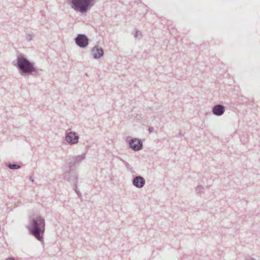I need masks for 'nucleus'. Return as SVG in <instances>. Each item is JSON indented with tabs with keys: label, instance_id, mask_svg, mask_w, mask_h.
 <instances>
[{
	"label": "nucleus",
	"instance_id": "nucleus-1",
	"mask_svg": "<svg viewBox=\"0 0 260 260\" xmlns=\"http://www.w3.org/2000/svg\"><path fill=\"white\" fill-rule=\"evenodd\" d=\"M14 64L23 76L32 75L38 77L41 75L42 70L37 68L34 63L29 60L23 54L17 55L16 62Z\"/></svg>",
	"mask_w": 260,
	"mask_h": 260
},
{
	"label": "nucleus",
	"instance_id": "nucleus-2",
	"mask_svg": "<svg viewBox=\"0 0 260 260\" xmlns=\"http://www.w3.org/2000/svg\"><path fill=\"white\" fill-rule=\"evenodd\" d=\"M27 229L31 235L38 241L43 242L45 221L42 216L39 215L31 218Z\"/></svg>",
	"mask_w": 260,
	"mask_h": 260
},
{
	"label": "nucleus",
	"instance_id": "nucleus-3",
	"mask_svg": "<svg viewBox=\"0 0 260 260\" xmlns=\"http://www.w3.org/2000/svg\"><path fill=\"white\" fill-rule=\"evenodd\" d=\"M67 2L75 12L84 15H86L95 3V0H67Z\"/></svg>",
	"mask_w": 260,
	"mask_h": 260
},
{
	"label": "nucleus",
	"instance_id": "nucleus-4",
	"mask_svg": "<svg viewBox=\"0 0 260 260\" xmlns=\"http://www.w3.org/2000/svg\"><path fill=\"white\" fill-rule=\"evenodd\" d=\"M126 141L129 147L134 151H138L143 149V142L141 139L128 136L126 138Z\"/></svg>",
	"mask_w": 260,
	"mask_h": 260
},
{
	"label": "nucleus",
	"instance_id": "nucleus-5",
	"mask_svg": "<svg viewBox=\"0 0 260 260\" xmlns=\"http://www.w3.org/2000/svg\"><path fill=\"white\" fill-rule=\"evenodd\" d=\"M76 44L80 48H86L89 43V39L83 34H79L74 39Z\"/></svg>",
	"mask_w": 260,
	"mask_h": 260
},
{
	"label": "nucleus",
	"instance_id": "nucleus-6",
	"mask_svg": "<svg viewBox=\"0 0 260 260\" xmlns=\"http://www.w3.org/2000/svg\"><path fill=\"white\" fill-rule=\"evenodd\" d=\"M79 139V136L76 132L68 131L66 132L64 140L68 144L70 145L76 144L78 143Z\"/></svg>",
	"mask_w": 260,
	"mask_h": 260
},
{
	"label": "nucleus",
	"instance_id": "nucleus-7",
	"mask_svg": "<svg viewBox=\"0 0 260 260\" xmlns=\"http://www.w3.org/2000/svg\"><path fill=\"white\" fill-rule=\"evenodd\" d=\"M63 178L73 186L77 185L78 178L75 172H64Z\"/></svg>",
	"mask_w": 260,
	"mask_h": 260
},
{
	"label": "nucleus",
	"instance_id": "nucleus-8",
	"mask_svg": "<svg viewBox=\"0 0 260 260\" xmlns=\"http://www.w3.org/2000/svg\"><path fill=\"white\" fill-rule=\"evenodd\" d=\"M133 185L138 188H141L145 185V179L141 176H136L133 177L132 180Z\"/></svg>",
	"mask_w": 260,
	"mask_h": 260
},
{
	"label": "nucleus",
	"instance_id": "nucleus-9",
	"mask_svg": "<svg viewBox=\"0 0 260 260\" xmlns=\"http://www.w3.org/2000/svg\"><path fill=\"white\" fill-rule=\"evenodd\" d=\"M91 54L94 59H98L103 57L104 55V50L98 45H95L91 50Z\"/></svg>",
	"mask_w": 260,
	"mask_h": 260
},
{
	"label": "nucleus",
	"instance_id": "nucleus-10",
	"mask_svg": "<svg viewBox=\"0 0 260 260\" xmlns=\"http://www.w3.org/2000/svg\"><path fill=\"white\" fill-rule=\"evenodd\" d=\"M76 165L72 157L66 160V165L64 166V172H75L76 169Z\"/></svg>",
	"mask_w": 260,
	"mask_h": 260
},
{
	"label": "nucleus",
	"instance_id": "nucleus-11",
	"mask_svg": "<svg viewBox=\"0 0 260 260\" xmlns=\"http://www.w3.org/2000/svg\"><path fill=\"white\" fill-rule=\"evenodd\" d=\"M225 110V107L223 105L220 104L215 105L212 109L213 114L217 116L222 115L224 113Z\"/></svg>",
	"mask_w": 260,
	"mask_h": 260
},
{
	"label": "nucleus",
	"instance_id": "nucleus-12",
	"mask_svg": "<svg viewBox=\"0 0 260 260\" xmlns=\"http://www.w3.org/2000/svg\"><path fill=\"white\" fill-rule=\"evenodd\" d=\"M85 155H86V153H83L81 155H79L75 156H72V158L73 159V161H74L76 163V165L77 166H78L80 164V163L83 159H85Z\"/></svg>",
	"mask_w": 260,
	"mask_h": 260
},
{
	"label": "nucleus",
	"instance_id": "nucleus-13",
	"mask_svg": "<svg viewBox=\"0 0 260 260\" xmlns=\"http://www.w3.org/2000/svg\"><path fill=\"white\" fill-rule=\"evenodd\" d=\"M6 166L10 170H17L21 168L20 165L16 164H12L11 162L7 163Z\"/></svg>",
	"mask_w": 260,
	"mask_h": 260
},
{
	"label": "nucleus",
	"instance_id": "nucleus-14",
	"mask_svg": "<svg viewBox=\"0 0 260 260\" xmlns=\"http://www.w3.org/2000/svg\"><path fill=\"white\" fill-rule=\"evenodd\" d=\"M204 190V188L202 185H198L196 188V193L198 195H200V193L203 192Z\"/></svg>",
	"mask_w": 260,
	"mask_h": 260
},
{
	"label": "nucleus",
	"instance_id": "nucleus-15",
	"mask_svg": "<svg viewBox=\"0 0 260 260\" xmlns=\"http://www.w3.org/2000/svg\"><path fill=\"white\" fill-rule=\"evenodd\" d=\"M134 37L136 38L142 37V36L141 32L140 30H138L137 29L135 30L134 34Z\"/></svg>",
	"mask_w": 260,
	"mask_h": 260
},
{
	"label": "nucleus",
	"instance_id": "nucleus-16",
	"mask_svg": "<svg viewBox=\"0 0 260 260\" xmlns=\"http://www.w3.org/2000/svg\"><path fill=\"white\" fill-rule=\"evenodd\" d=\"M73 189L75 191L77 194L78 195V197L79 198H81L82 194H81V193L80 192V191L79 190H78L77 185L73 186Z\"/></svg>",
	"mask_w": 260,
	"mask_h": 260
},
{
	"label": "nucleus",
	"instance_id": "nucleus-17",
	"mask_svg": "<svg viewBox=\"0 0 260 260\" xmlns=\"http://www.w3.org/2000/svg\"><path fill=\"white\" fill-rule=\"evenodd\" d=\"M124 164L125 167H126L128 171L132 172L133 168L132 167L129 165V164L126 161H124Z\"/></svg>",
	"mask_w": 260,
	"mask_h": 260
},
{
	"label": "nucleus",
	"instance_id": "nucleus-18",
	"mask_svg": "<svg viewBox=\"0 0 260 260\" xmlns=\"http://www.w3.org/2000/svg\"><path fill=\"white\" fill-rule=\"evenodd\" d=\"M32 37H33L32 34H26V39L28 41H30L32 39Z\"/></svg>",
	"mask_w": 260,
	"mask_h": 260
},
{
	"label": "nucleus",
	"instance_id": "nucleus-19",
	"mask_svg": "<svg viewBox=\"0 0 260 260\" xmlns=\"http://www.w3.org/2000/svg\"><path fill=\"white\" fill-rule=\"evenodd\" d=\"M153 130H154L153 127H152V126L149 127L148 132L150 134L153 131Z\"/></svg>",
	"mask_w": 260,
	"mask_h": 260
},
{
	"label": "nucleus",
	"instance_id": "nucleus-20",
	"mask_svg": "<svg viewBox=\"0 0 260 260\" xmlns=\"http://www.w3.org/2000/svg\"><path fill=\"white\" fill-rule=\"evenodd\" d=\"M182 136H183V135L182 134L181 131L180 130L179 133L177 135V137L180 138V137H181Z\"/></svg>",
	"mask_w": 260,
	"mask_h": 260
},
{
	"label": "nucleus",
	"instance_id": "nucleus-21",
	"mask_svg": "<svg viewBox=\"0 0 260 260\" xmlns=\"http://www.w3.org/2000/svg\"><path fill=\"white\" fill-rule=\"evenodd\" d=\"M29 180H30L31 182H34V178H33L32 176H30V177H29Z\"/></svg>",
	"mask_w": 260,
	"mask_h": 260
},
{
	"label": "nucleus",
	"instance_id": "nucleus-22",
	"mask_svg": "<svg viewBox=\"0 0 260 260\" xmlns=\"http://www.w3.org/2000/svg\"><path fill=\"white\" fill-rule=\"evenodd\" d=\"M5 260H16V259L13 257H8V258H6Z\"/></svg>",
	"mask_w": 260,
	"mask_h": 260
},
{
	"label": "nucleus",
	"instance_id": "nucleus-23",
	"mask_svg": "<svg viewBox=\"0 0 260 260\" xmlns=\"http://www.w3.org/2000/svg\"><path fill=\"white\" fill-rule=\"evenodd\" d=\"M143 5L145 9H146L147 8V6L146 5H144V4H143Z\"/></svg>",
	"mask_w": 260,
	"mask_h": 260
},
{
	"label": "nucleus",
	"instance_id": "nucleus-24",
	"mask_svg": "<svg viewBox=\"0 0 260 260\" xmlns=\"http://www.w3.org/2000/svg\"><path fill=\"white\" fill-rule=\"evenodd\" d=\"M147 10L146 9V12L145 13V14H146L147 13Z\"/></svg>",
	"mask_w": 260,
	"mask_h": 260
}]
</instances>
